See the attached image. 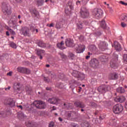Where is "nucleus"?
Listing matches in <instances>:
<instances>
[{
	"mask_svg": "<svg viewBox=\"0 0 127 127\" xmlns=\"http://www.w3.org/2000/svg\"><path fill=\"white\" fill-rule=\"evenodd\" d=\"M4 104L6 106H9L12 108L15 106V103L13 102V100L11 99H8L5 100Z\"/></svg>",
	"mask_w": 127,
	"mask_h": 127,
	"instance_id": "4468645a",
	"label": "nucleus"
},
{
	"mask_svg": "<svg viewBox=\"0 0 127 127\" xmlns=\"http://www.w3.org/2000/svg\"><path fill=\"white\" fill-rule=\"evenodd\" d=\"M57 46L58 48H59V49H61L62 50H64V49L66 48L64 47V41H62L61 43H58L57 44Z\"/></svg>",
	"mask_w": 127,
	"mask_h": 127,
	"instance_id": "393cba45",
	"label": "nucleus"
},
{
	"mask_svg": "<svg viewBox=\"0 0 127 127\" xmlns=\"http://www.w3.org/2000/svg\"><path fill=\"white\" fill-rule=\"evenodd\" d=\"M9 45L12 48H13L14 49H16L17 46H16V44L14 43L13 42H10Z\"/></svg>",
	"mask_w": 127,
	"mask_h": 127,
	"instance_id": "f704fd0d",
	"label": "nucleus"
},
{
	"mask_svg": "<svg viewBox=\"0 0 127 127\" xmlns=\"http://www.w3.org/2000/svg\"><path fill=\"white\" fill-rule=\"evenodd\" d=\"M127 18V16L125 14H122L119 17V19L121 21H124V20H126Z\"/></svg>",
	"mask_w": 127,
	"mask_h": 127,
	"instance_id": "e433bc0d",
	"label": "nucleus"
},
{
	"mask_svg": "<svg viewBox=\"0 0 127 127\" xmlns=\"http://www.w3.org/2000/svg\"><path fill=\"white\" fill-rule=\"evenodd\" d=\"M89 0H82V2L83 3H87V1H88Z\"/></svg>",
	"mask_w": 127,
	"mask_h": 127,
	"instance_id": "338daca9",
	"label": "nucleus"
},
{
	"mask_svg": "<svg viewBox=\"0 0 127 127\" xmlns=\"http://www.w3.org/2000/svg\"><path fill=\"white\" fill-rule=\"evenodd\" d=\"M77 26L78 29H82L83 28V23L78 24Z\"/></svg>",
	"mask_w": 127,
	"mask_h": 127,
	"instance_id": "49530a36",
	"label": "nucleus"
},
{
	"mask_svg": "<svg viewBox=\"0 0 127 127\" xmlns=\"http://www.w3.org/2000/svg\"><path fill=\"white\" fill-rule=\"evenodd\" d=\"M13 89L15 91H20V83H14Z\"/></svg>",
	"mask_w": 127,
	"mask_h": 127,
	"instance_id": "bb28decb",
	"label": "nucleus"
},
{
	"mask_svg": "<svg viewBox=\"0 0 127 127\" xmlns=\"http://www.w3.org/2000/svg\"><path fill=\"white\" fill-rule=\"evenodd\" d=\"M60 99L58 98H50L48 100V102L50 103V104H52L53 105H55V104H58L60 102Z\"/></svg>",
	"mask_w": 127,
	"mask_h": 127,
	"instance_id": "dca6fc26",
	"label": "nucleus"
},
{
	"mask_svg": "<svg viewBox=\"0 0 127 127\" xmlns=\"http://www.w3.org/2000/svg\"><path fill=\"white\" fill-rule=\"evenodd\" d=\"M73 4L72 3V1H69L68 2L66 7L65 8V13L66 14L69 15L71 13V10L73 9Z\"/></svg>",
	"mask_w": 127,
	"mask_h": 127,
	"instance_id": "9b49d317",
	"label": "nucleus"
},
{
	"mask_svg": "<svg viewBox=\"0 0 127 127\" xmlns=\"http://www.w3.org/2000/svg\"><path fill=\"white\" fill-rule=\"evenodd\" d=\"M75 116H77V113L75 111H68L65 114V117L67 118V120H70L71 118H73Z\"/></svg>",
	"mask_w": 127,
	"mask_h": 127,
	"instance_id": "ddd939ff",
	"label": "nucleus"
},
{
	"mask_svg": "<svg viewBox=\"0 0 127 127\" xmlns=\"http://www.w3.org/2000/svg\"><path fill=\"white\" fill-rule=\"evenodd\" d=\"M46 89L47 90V91H51L52 88L51 87H46Z\"/></svg>",
	"mask_w": 127,
	"mask_h": 127,
	"instance_id": "0e129e2a",
	"label": "nucleus"
},
{
	"mask_svg": "<svg viewBox=\"0 0 127 127\" xmlns=\"http://www.w3.org/2000/svg\"><path fill=\"white\" fill-rule=\"evenodd\" d=\"M17 118L19 120H23L24 119V114L22 112L18 113Z\"/></svg>",
	"mask_w": 127,
	"mask_h": 127,
	"instance_id": "c756f323",
	"label": "nucleus"
},
{
	"mask_svg": "<svg viewBox=\"0 0 127 127\" xmlns=\"http://www.w3.org/2000/svg\"><path fill=\"white\" fill-rule=\"evenodd\" d=\"M100 60L101 62H107L108 61V56L103 55L100 57Z\"/></svg>",
	"mask_w": 127,
	"mask_h": 127,
	"instance_id": "c85d7f7f",
	"label": "nucleus"
},
{
	"mask_svg": "<svg viewBox=\"0 0 127 127\" xmlns=\"http://www.w3.org/2000/svg\"><path fill=\"white\" fill-rule=\"evenodd\" d=\"M30 12L32 15L35 17H36V16L39 14L38 11H37L36 9H33L30 11Z\"/></svg>",
	"mask_w": 127,
	"mask_h": 127,
	"instance_id": "cd10ccee",
	"label": "nucleus"
},
{
	"mask_svg": "<svg viewBox=\"0 0 127 127\" xmlns=\"http://www.w3.org/2000/svg\"><path fill=\"white\" fill-rule=\"evenodd\" d=\"M72 76L75 77V78H81L82 74L80 73V72L77 71H73L72 73Z\"/></svg>",
	"mask_w": 127,
	"mask_h": 127,
	"instance_id": "a878e982",
	"label": "nucleus"
},
{
	"mask_svg": "<svg viewBox=\"0 0 127 127\" xmlns=\"http://www.w3.org/2000/svg\"><path fill=\"white\" fill-rule=\"evenodd\" d=\"M65 45L67 46V47H73L75 46L74 42L73 40H71V39H66L65 40Z\"/></svg>",
	"mask_w": 127,
	"mask_h": 127,
	"instance_id": "f3484780",
	"label": "nucleus"
},
{
	"mask_svg": "<svg viewBox=\"0 0 127 127\" xmlns=\"http://www.w3.org/2000/svg\"><path fill=\"white\" fill-rule=\"evenodd\" d=\"M47 26H49V27H54V24L53 23H52L50 24H48L47 25Z\"/></svg>",
	"mask_w": 127,
	"mask_h": 127,
	"instance_id": "603ef678",
	"label": "nucleus"
},
{
	"mask_svg": "<svg viewBox=\"0 0 127 127\" xmlns=\"http://www.w3.org/2000/svg\"><path fill=\"white\" fill-rule=\"evenodd\" d=\"M124 110V107L121 104H117L113 107V112L115 114H120L122 113Z\"/></svg>",
	"mask_w": 127,
	"mask_h": 127,
	"instance_id": "423d86ee",
	"label": "nucleus"
},
{
	"mask_svg": "<svg viewBox=\"0 0 127 127\" xmlns=\"http://www.w3.org/2000/svg\"><path fill=\"white\" fill-rule=\"evenodd\" d=\"M115 48L117 51H122L123 50V48H122V46L120 44V43L118 42H114Z\"/></svg>",
	"mask_w": 127,
	"mask_h": 127,
	"instance_id": "5701e85b",
	"label": "nucleus"
},
{
	"mask_svg": "<svg viewBox=\"0 0 127 127\" xmlns=\"http://www.w3.org/2000/svg\"><path fill=\"white\" fill-rule=\"evenodd\" d=\"M64 74H62L61 75L60 78H61V79H64Z\"/></svg>",
	"mask_w": 127,
	"mask_h": 127,
	"instance_id": "774afa93",
	"label": "nucleus"
},
{
	"mask_svg": "<svg viewBox=\"0 0 127 127\" xmlns=\"http://www.w3.org/2000/svg\"><path fill=\"white\" fill-rule=\"evenodd\" d=\"M117 92L123 94V93H125V89L123 87H119L117 89Z\"/></svg>",
	"mask_w": 127,
	"mask_h": 127,
	"instance_id": "c9c22d12",
	"label": "nucleus"
},
{
	"mask_svg": "<svg viewBox=\"0 0 127 127\" xmlns=\"http://www.w3.org/2000/svg\"><path fill=\"white\" fill-rule=\"evenodd\" d=\"M44 3V0H37L36 4L38 6H41Z\"/></svg>",
	"mask_w": 127,
	"mask_h": 127,
	"instance_id": "72a5a7b5",
	"label": "nucleus"
},
{
	"mask_svg": "<svg viewBox=\"0 0 127 127\" xmlns=\"http://www.w3.org/2000/svg\"><path fill=\"white\" fill-rule=\"evenodd\" d=\"M90 64L92 67H93V68H96V67H98V66H99L100 63L99 62V61H98V60L96 59H91Z\"/></svg>",
	"mask_w": 127,
	"mask_h": 127,
	"instance_id": "2eb2a0df",
	"label": "nucleus"
},
{
	"mask_svg": "<svg viewBox=\"0 0 127 127\" xmlns=\"http://www.w3.org/2000/svg\"><path fill=\"white\" fill-rule=\"evenodd\" d=\"M126 98L125 96H118L115 99V102H119V103H124V101H125Z\"/></svg>",
	"mask_w": 127,
	"mask_h": 127,
	"instance_id": "b1692460",
	"label": "nucleus"
},
{
	"mask_svg": "<svg viewBox=\"0 0 127 127\" xmlns=\"http://www.w3.org/2000/svg\"><path fill=\"white\" fill-rule=\"evenodd\" d=\"M36 54L38 55V56H39L40 59L41 60H42L43 57H42L43 54L45 53V51L43 50H40V49H36Z\"/></svg>",
	"mask_w": 127,
	"mask_h": 127,
	"instance_id": "6ab92c4d",
	"label": "nucleus"
},
{
	"mask_svg": "<svg viewBox=\"0 0 127 127\" xmlns=\"http://www.w3.org/2000/svg\"><path fill=\"white\" fill-rule=\"evenodd\" d=\"M56 86L57 87V88H59V89H63L64 86L63 83L59 82L56 84Z\"/></svg>",
	"mask_w": 127,
	"mask_h": 127,
	"instance_id": "473e14b6",
	"label": "nucleus"
},
{
	"mask_svg": "<svg viewBox=\"0 0 127 127\" xmlns=\"http://www.w3.org/2000/svg\"><path fill=\"white\" fill-rule=\"evenodd\" d=\"M68 55L72 60L75 58V55L71 52L68 53Z\"/></svg>",
	"mask_w": 127,
	"mask_h": 127,
	"instance_id": "c03bdc74",
	"label": "nucleus"
},
{
	"mask_svg": "<svg viewBox=\"0 0 127 127\" xmlns=\"http://www.w3.org/2000/svg\"><path fill=\"white\" fill-rule=\"evenodd\" d=\"M118 58L119 56L117 55L115 56V57H113L110 62V66L111 68H113L114 69L118 68V66H119Z\"/></svg>",
	"mask_w": 127,
	"mask_h": 127,
	"instance_id": "7ed1b4c3",
	"label": "nucleus"
},
{
	"mask_svg": "<svg viewBox=\"0 0 127 127\" xmlns=\"http://www.w3.org/2000/svg\"><path fill=\"white\" fill-rule=\"evenodd\" d=\"M32 105L34 106V107H35L39 110H43L46 108V104H45V102L42 101L36 100L34 101Z\"/></svg>",
	"mask_w": 127,
	"mask_h": 127,
	"instance_id": "f257e3e1",
	"label": "nucleus"
},
{
	"mask_svg": "<svg viewBox=\"0 0 127 127\" xmlns=\"http://www.w3.org/2000/svg\"><path fill=\"white\" fill-rule=\"evenodd\" d=\"M26 126L27 127H37V124L33 121H29L26 123Z\"/></svg>",
	"mask_w": 127,
	"mask_h": 127,
	"instance_id": "4be33fe9",
	"label": "nucleus"
},
{
	"mask_svg": "<svg viewBox=\"0 0 127 127\" xmlns=\"http://www.w3.org/2000/svg\"><path fill=\"white\" fill-rule=\"evenodd\" d=\"M123 60L125 64H127V54H125L123 57Z\"/></svg>",
	"mask_w": 127,
	"mask_h": 127,
	"instance_id": "79ce46f5",
	"label": "nucleus"
},
{
	"mask_svg": "<svg viewBox=\"0 0 127 127\" xmlns=\"http://www.w3.org/2000/svg\"><path fill=\"white\" fill-rule=\"evenodd\" d=\"M84 126L86 127H91V126L90 125V123L88 122H86L84 123Z\"/></svg>",
	"mask_w": 127,
	"mask_h": 127,
	"instance_id": "8fccbe9b",
	"label": "nucleus"
},
{
	"mask_svg": "<svg viewBox=\"0 0 127 127\" xmlns=\"http://www.w3.org/2000/svg\"><path fill=\"white\" fill-rule=\"evenodd\" d=\"M36 44L39 47H41V48H44L46 47V44L43 42L42 40H37Z\"/></svg>",
	"mask_w": 127,
	"mask_h": 127,
	"instance_id": "412c9836",
	"label": "nucleus"
},
{
	"mask_svg": "<svg viewBox=\"0 0 127 127\" xmlns=\"http://www.w3.org/2000/svg\"><path fill=\"white\" fill-rule=\"evenodd\" d=\"M8 30H9V32L12 34V35H15V32L14 31L12 30V29L10 28H8Z\"/></svg>",
	"mask_w": 127,
	"mask_h": 127,
	"instance_id": "09e8293b",
	"label": "nucleus"
},
{
	"mask_svg": "<svg viewBox=\"0 0 127 127\" xmlns=\"http://www.w3.org/2000/svg\"><path fill=\"white\" fill-rule=\"evenodd\" d=\"M79 39L80 41H83V40H84V36H80L79 37Z\"/></svg>",
	"mask_w": 127,
	"mask_h": 127,
	"instance_id": "6e6d98bb",
	"label": "nucleus"
},
{
	"mask_svg": "<svg viewBox=\"0 0 127 127\" xmlns=\"http://www.w3.org/2000/svg\"><path fill=\"white\" fill-rule=\"evenodd\" d=\"M17 71L18 72H19L20 73H22V74H30L31 72L30 71V69L22 66L18 67L17 68Z\"/></svg>",
	"mask_w": 127,
	"mask_h": 127,
	"instance_id": "9d476101",
	"label": "nucleus"
},
{
	"mask_svg": "<svg viewBox=\"0 0 127 127\" xmlns=\"http://www.w3.org/2000/svg\"><path fill=\"white\" fill-rule=\"evenodd\" d=\"M91 107L92 108L97 107V104L95 102H91L90 103Z\"/></svg>",
	"mask_w": 127,
	"mask_h": 127,
	"instance_id": "de8ad7c7",
	"label": "nucleus"
},
{
	"mask_svg": "<svg viewBox=\"0 0 127 127\" xmlns=\"http://www.w3.org/2000/svg\"><path fill=\"white\" fill-rule=\"evenodd\" d=\"M120 127H127V123H124L121 125Z\"/></svg>",
	"mask_w": 127,
	"mask_h": 127,
	"instance_id": "3c124183",
	"label": "nucleus"
},
{
	"mask_svg": "<svg viewBox=\"0 0 127 127\" xmlns=\"http://www.w3.org/2000/svg\"><path fill=\"white\" fill-rule=\"evenodd\" d=\"M10 1L12 3H15V2L21 3V2H22V0H10Z\"/></svg>",
	"mask_w": 127,
	"mask_h": 127,
	"instance_id": "58836bf2",
	"label": "nucleus"
},
{
	"mask_svg": "<svg viewBox=\"0 0 127 127\" xmlns=\"http://www.w3.org/2000/svg\"><path fill=\"white\" fill-rule=\"evenodd\" d=\"M48 73L50 76H51V78H55V77H56V73L54 72L53 71H48Z\"/></svg>",
	"mask_w": 127,
	"mask_h": 127,
	"instance_id": "2f4dec72",
	"label": "nucleus"
},
{
	"mask_svg": "<svg viewBox=\"0 0 127 127\" xmlns=\"http://www.w3.org/2000/svg\"><path fill=\"white\" fill-rule=\"evenodd\" d=\"M35 28H36V26L35 24H32L30 25V30L32 31V32H34L35 31Z\"/></svg>",
	"mask_w": 127,
	"mask_h": 127,
	"instance_id": "7c9ffc66",
	"label": "nucleus"
},
{
	"mask_svg": "<svg viewBox=\"0 0 127 127\" xmlns=\"http://www.w3.org/2000/svg\"><path fill=\"white\" fill-rule=\"evenodd\" d=\"M88 55L86 56L85 59L86 60H88V59L91 57V56L93 55V54L90 52L87 53Z\"/></svg>",
	"mask_w": 127,
	"mask_h": 127,
	"instance_id": "37998d69",
	"label": "nucleus"
},
{
	"mask_svg": "<svg viewBox=\"0 0 127 127\" xmlns=\"http://www.w3.org/2000/svg\"><path fill=\"white\" fill-rule=\"evenodd\" d=\"M3 30V29L2 28V26L1 25H0V32H1Z\"/></svg>",
	"mask_w": 127,
	"mask_h": 127,
	"instance_id": "e2e57ef3",
	"label": "nucleus"
},
{
	"mask_svg": "<svg viewBox=\"0 0 127 127\" xmlns=\"http://www.w3.org/2000/svg\"><path fill=\"white\" fill-rule=\"evenodd\" d=\"M44 81H45V82H46L47 83H51V79H49V78H48V77H44Z\"/></svg>",
	"mask_w": 127,
	"mask_h": 127,
	"instance_id": "a19ab883",
	"label": "nucleus"
},
{
	"mask_svg": "<svg viewBox=\"0 0 127 127\" xmlns=\"http://www.w3.org/2000/svg\"><path fill=\"white\" fill-rule=\"evenodd\" d=\"M56 28L57 29H61L62 28V26L60 23H57L56 24Z\"/></svg>",
	"mask_w": 127,
	"mask_h": 127,
	"instance_id": "ea45409f",
	"label": "nucleus"
},
{
	"mask_svg": "<svg viewBox=\"0 0 127 127\" xmlns=\"http://www.w3.org/2000/svg\"><path fill=\"white\" fill-rule=\"evenodd\" d=\"M71 127H79V125L75 123H73L71 124Z\"/></svg>",
	"mask_w": 127,
	"mask_h": 127,
	"instance_id": "864d4df0",
	"label": "nucleus"
},
{
	"mask_svg": "<svg viewBox=\"0 0 127 127\" xmlns=\"http://www.w3.org/2000/svg\"><path fill=\"white\" fill-rule=\"evenodd\" d=\"M74 106L77 109H81L80 110L81 112H85V110H84V108H86V105H85L83 102L80 101H76L74 102Z\"/></svg>",
	"mask_w": 127,
	"mask_h": 127,
	"instance_id": "0eeeda50",
	"label": "nucleus"
},
{
	"mask_svg": "<svg viewBox=\"0 0 127 127\" xmlns=\"http://www.w3.org/2000/svg\"><path fill=\"white\" fill-rule=\"evenodd\" d=\"M10 86H8V87L5 88V91H8L9 90H10Z\"/></svg>",
	"mask_w": 127,
	"mask_h": 127,
	"instance_id": "052dcab7",
	"label": "nucleus"
},
{
	"mask_svg": "<svg viewBox=\"0 0 127 127\" xmlns=\"http://www.w3.org/2000/svg\"><path fill=\"white\" fill-rule=\"evenodd\" d=\"M120 3H121V4H123V5H127V3L123 1H120Z\"/></svg>",
	"mask_w": 127,
	"mask_h": 127,
	"instance_id": "4d7b16f0",
	"label": "nucleus"
},
{
	"mask_svg": "<svg viewBox=\"0 0 127 127\" xmlns=\"http://www.w3.org/2000/svg\"><path fill=\"white\" fill-rule=\"evenodd\" d=\"M96 34H97V35H98L99 36H100V35H102V33H101V32H96Z\"/></svg>",
	"mask_w": 127,
	"mask_h": 127,
	"instance_id": "69168bd1",
	"label": "nucleus"
},
{
	"mask_svg": "<svg viewBox=\"0 0 127 127\" xmlns=\"http://www.w3.org/2000/svg\"><path fill=\"white\" fill-rule=\"evenodd\" d=\"M12 75V72L10 71L7 73V76H11Z\"/></svg>",
	"mask_w": 127,
	"mask_h": 127,
	"instance_id": "bf43d9fd",
	"label": "nucleus"
},
{
	"mask_svg": "<svg viewBox=\"0 0 127 127\" xmlns=\"http://www.w3.org/2000/svg\"><path fill=\"white\" fill-rule=\"evenodd\" d=\"M92 14H93V15H95V16H96V17H97V18H100L102 16H103V14H104V12L101 9L95 8L92 11Z\"/></svg>",
	"mask_w": 127,
	"mask_h": 127,
	"instance_id": "1a4fd4ad",
	"label": "nucleus"
},
{
	"mask_svg": "<svg viewBox=\"0 0 127 127\" xmlns=\"http://www.w3.org/2000/svg\"><path fill=\"white\" fill-rule=\"evenodd\" d=\"M17 107L19 108L20 109H21V110H22V109H23V107H22V106L21 105H17Z\"/></svg>",
	"mask_w": 127,
	"mask_h": 127,
	"instance_id": "680f3d73",
	"label": "nucleus"
},
{
	"mask_svg": "<svg viewBox=\"0 0 127 127\" xmlns=\"http://www.w3.org/2000/svg\"><path fill=\"white\" fill-rule=\"evenodd\" d=\"M90 49L91 51H95V50H96V46L91 45Z\"/></svg>",
	"mask_w": 127,
	"mask_h": 127,
	"instance_id": "a18cd8bd",
	"label": "nucleus"
},
{
	"mask_svg": "<svg viewBox=\"0 0 127 127\" xmlns=\"http://www.w3.org/2000/svg\"><path fill=\"white\" fill-rule=\"evenodd\" d=\"M121 26H122V27H126V26H127V24L125 23L124 22H122Z\"/></svg>",
	"mask_w": 127,
	"mask_h": 127,
	"instance_id": "13d9d810",
	"label": "nucleus"
},
{
	"mask_svg": "<svg viewBox=\"0 0 127 127\" xmlns=\"http://www.w3.org/2000/svg\"><path fill=\"white\" fill-rule=\"evenodd\" d=\"M75 49L77 53H83L86 49V47L84 45H77Z\"/></svg>",
	"mask_w": 127,
	"mask_h": 127,
	"instance_id": "f8f14e48",
	"label": "nucleus"
},
{
	"mask_svg": "<svg viewBox=\"0 0 127 127\" xmlns=\"http://www.w3.org/2000/svg\"><path fill=\"white\" fill-rule=\"evenodd\" d=\"M2 11L5 15H10L11 11L8 7V3L7 2H3L2 3Z\"/></svg>",
	"mask_w": 127,
	"mask_h": 127,
	"instance_id": "f03ea898",
	"label": "nucleus"
},
{
	"mask_svg": "<svg viewBox=\"0 0 127 127\" xmlns=\"http://www.w3.org/2000/svg\"><path fill=\"white\" fill-rule=\"evenodd\" d=\"M80 16L82 18H87L90 15L88 9L85 7H82L80 9Z\"/></svg>",
	"mask_w": 127,
	"mask_h": 127,
	"instance_id": "20e7f679",
	"label": "nucleus"
},
{
	"mask_svg": "<svg viewBox=\"0 0 127 127\" xmlns=\"http://www.w3.org/2000/svg\"><path fill=\"white\" fill-rule=\"evenodd\" d=\"M21 32L25 37H30L31 36V32H30V30L28 27H22L21 29Z\"/></svg>",
	"mask_w": 127,
	"mask_h": 127,
	"instance_id": "39448f33",
	"label": "nucleus"
},
{
	"mask_svg": "<svg viewBox=\"0 0 127 127\" xmlns=\"http://www.w3.org/2000/svg\"><path fill=\"white\" fill-rule=\"evenodd\" d=\"M101 26L102 27V28L105 29L107 27V25L106 24V22L105 20H102L101 22Z\"/></svg>",
	"mask_w": 127,
	"mask_h": 127,
	"instance_id": "4c0bfd02",
	"label": "nucleus"
},
{
	"mask_svg": "<svg viewBox=\"0 0 127 127\" xmlns=\"http://www.w3.org/2000/svg\"><path fill=\"white\" fill-rule=\"evenodd\" d=\"M119 78V75L117 72L110 73L109 76V80H117Z\"/></svg>",
	"mask_w": 127,
	"mask_h": 127,
	"instance_id": "aec40b11",
	"label": "nucleus"
},
{
	"mask_svg": "<svg viewBox=\"0 0 127 127\" xmlns=\"http://www.w3.org/2000/svg\"><path fill=\"white\" fill-rule=\"evenodd\" d=\"M110 90L111 86H110V85H105L100 86L97 89L98 91L99 92V93H106V92H108V91H110Z\"/></svg>",
	"mask_w": 127,
	"mask_h": 127,
	"instance_id": "6e6552de",
	"label": "nucleus"
},
{
	"mask_svg": "<svg viewBox=\"0 0 127 127\" xmlns=\"http://www.w3.org/2000/svg\"><path fill=\"white\" fill-rule=\"evenodd\" d=\"M49 127H54V123L51 122L49 124Z\"/></svg>",
	"mask_w": 127,
	"mask_h": 127,
	"instance_id": "5fc2aeb1",
	"label": "nucleus"
},
{
	"mask_svg": "<svg viewBox=\"0 0 127 127\" xmlns=\"http://www.w3.org/2000/svg\"><path fill=\"white\" fill-rule=\"evenodd\" d=\"M98 46L102 51H105L107 48V46H108V44H107L106 42H101Z\"/></svg>",
	"mask_w": 127,
	"mask_h": 127,
	"instance_id": "a211bd4d",
	"label": "nucleus"
}]
</instances>
